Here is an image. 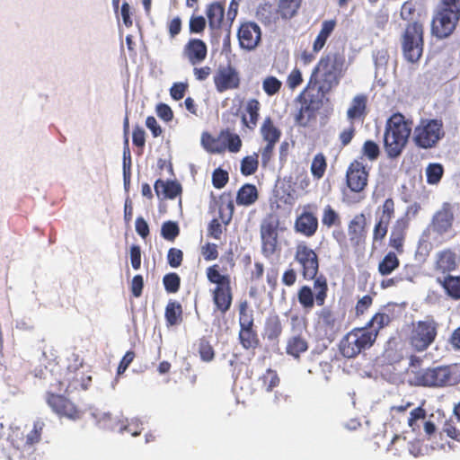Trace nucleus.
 Segmentation results:
<instances>
[{
    "mask_svg": "<svg viewBox=\"0 0 460 460\" xmlns=\"http://www.w3.org/2000/svg\"><path fill=\"white\" fill-rule=\"evenodd\" d=\"M347 68L344 55L330 52L323 56L314 68L309 85L316 84L318 93L324 97L340 84Z\"/></svg>",
    "mask_w": 460,
    "mask_h": 460,
    "instance_id": "f257e3e1",
    "label": "nucleus"
},
{
    "mask_svg": "<svg viewBox=\"0 0 460 460\" xmlns=\"http://www.w3.org/2000/svg\"><path fill=\"white\" fill-rule=\"evenodd\" d=\"M412 121L401 113L393 114L386 122L384 142L390 158L399 156L405 148L411 132Z\"/></svg>",
    "mask_w": 460,
    "mask_h": 460,
    "instance_id": "f03ea898",
    "label": "nucleus"
},
{
    "mask_svg": "<svg viewBox=\"0 0 460 460\" xmlns=\"http://www.w3.org/2000/svg\"><path fill=\"white\" fill-rule=\"evenodd\" d=\"M460 20V0H441L432 21V32L439 39L450 36Z\"/></svg>",
    "mask_w": 460,
    "mask_h": 460,
    "instance_id": "7ed1b4c3",
    "label": "nucleus"
},
{
    "mask_svg": "<svg viewBox=\"0 0 460 460\" xmlns=\"http://www.w3.org/2000/svg\"><path fill=\"white\" fill-rule=\"evenodd\" d=\"M444 135L441 120L422 119L414 128L412 141L419 148L429 149L435 147Z\"/></svg>",
    "mask_w": 460,
    "mask_h": 460,
    "instance_id": "20e7f679",
    "label": "nucleus"
},
{
    "mask_svg": "<svg viewBox=\"0 0 460 460\" xmlns=\"http://www.w3.org/2000/svg\"><path fill=\"white\" fill-rule=\"evenodd\" d=\"M376 339V332L367 328L354 329L341 341V351L346 358H354L362 350L370 348Z\"/></svg>",
    "mask_w": 460,
    "mask_h": 460,
    "instance_id": "39448f33",
    "label": "nucleus"
},
{
    "mask_svg": "<svg viewBox=\"0 0 460 460\" xmlns=\"http://www.w3.org/2000/svg\"><path fill=\"white\" fill-rule=\"evenodd\" d=\"M402 49L404 58L417 62L423 52V26L419 22L408 24L402 36Z\"/></svg>",
    "mask_w": 460,
    "mask_h": 460,
    "instance_id": "423d86ee",
    "label": "nucleus"
},
{
    "mask_svg": "<svg viewBox=\"0 0 460 460\" xmlns=\"http://www.w3.org/2000/svg\"><path fill=\"white\" fill-rule=\"evenodd\" d=\"M328 289L326 278L323 275H320L314 279L313 288L305 285L298 289L297 300L303 309L310 311L314 308V304L319 306L324 305Z\"/></svg>",
    "mask_w": 460,
    "mask_h": 460,
    "instance_id": "0eeeda50",
    "label": "nucleus"
},
{
    "mask_svg": "<svg viewBox=\"0 0 460 460\" xmlns=\"http://www.w3.org/2000/svg\"><path fill=\"white\" fill-rule=\"evenodd\" d=\"M438 323L432 318H426L412 325L410 344L417 351L426 350L435 341Z\"/></svg>",
    "mask_w": 460,
    "mask_h": 460,
    "instance_id": "6e6552de",
    "label": "nucleus"
},
{
    "mask_svg": "<svg viewBox=\"0 0 460 460\" xmlns=\"http://www.w3.org/2000/svg\"><path fill=\"white\" fill-rule=\"evenodd\" d=\"M454 378L451 366L421 369L414 376L415 384L423 386L454 385Z\"/></svg>",
    "mask_w": 460,
    "mask_h": 460,
    "instance_id": "1a4fd4ad",
    "label": "nucleus"
},
{
    "mask_svg": "<svg viewBox=\"0 0 460 460\" xmlns=\"http://www.w3.org/2000/svg\"><path fill=\"white\" fill-rule=\"evenodd\" d=\"M458 209V204L444 202L433 214L429 225V229L439 236L449 233L453 227L454 222L457 219L456 211Z\"/></svg>",
    "mask_w": 460,
    "mask_h": 460,
    "instance_id": "9d476101",
    "label": "nucleus"
},
{
    "mask_svg": "<svg viewBox=\"0 0 460 460\" xmlns=\"http://www.w3.org/2000/svg\"><path fill=\"white\" fill-rule=\"evenodd\" d=\"M294 260L299 265L300 273L305 280H314L317 278L319 259L312 248L305 243H298L296 247Z\"/></svg>",
    "mask_w": 460,
    "mask_h": 460,
    "instance_id": "9b49d317",
    "label": "nucleus"
},
{
    "mask_svg": "<svg viewBox=\"0 0 460 460\" xmlns=\"http://www.w3.org/2000/svg\"><path fill=\"white\" fill-rule=\"evenodd\" d=\"M279 220L272 216L263 219L261 224V252L266 258L271 257L278 245Z\"/></svg>",
    "mask_w": 460,
    "mask_h": 460,
    "instance_id": "f8f14e48",
    "label": "nucleus"
},
{
    "mask_svg": "<svg viewBox=\"0 0 460 460\" xmlns=\"http://www.w3.org/2000/svg\"><path fill=\"white\" fill-rule=\"evenodd\" d=\"M214 84L218 93L237 89L240 85L239 73L231 65L220 66L214 75Z\"/></svg>",
    "mask_w": 460,
    "mask_h": 460,
    "instance_id": "ddd939ff",
    "label": "nucleus"
},
{
    "mask_svg": "<svg viewBox=\"0 0 460 460\" xmlns=\"http://www.w3.org/2000/svg\"><path fill=\"white\" fill-rule=\"evenodd\" d=\"M47 402L51 409L61 417L64 416L70 420L80 418V412L74 403L62 395L50 394L48 395Z\"/></svg>",
    "mask_w": 460,
    "mask_h": 460,
    "instance_id": "4468645a",
    "label": "nucleus"
},
{
    "mask_svg": "<svg viewBox=\"0 0 460 460\" xmlns=\"http://www.w3.org/2000/svg\"><path fill=\"white\" fill-rule=\"evenodd\" d=\"M348 235L352 246L362 245L367 237V218L363 213L353 217L348 226Z\"/></svg>",
    "mask_w": 460,
    "mask_h": 460,
    "instance_id": "2eb2a0df",
    "label": "nucleus"
},
{
    "mask_svg": "<svg viewBox=\"0 0 460 460\" xmlns=\"http://www.w3.org/2000/svg\"><path fill=\"white\" fill-rule=\"evenodd\" d=\"M261 29L254 22L242 24L238 31V40L243 49L252 50L261 40Z\"/></svg>",
    "mask_w": 460,
    "mask_h": 460,
    "instance_id": "dca6fc26",
    "label": "nucleus"
},
{
    "mask_svg": "<svg viewBox=\"0 0 460 460\" xmlns=\"http://www.w3.org/2000/svg\"><path fill=\"white\" fill-rule=\"evenodd\" d=\"M367 182V172L361 163H352L347 172V184L355 192L364 190Z\"/></svg>",
    "mask_w": 460,
    "mask_h": 460,
    "instance_id": "f3484780",
    "label": "nucleus"
},
{
    "mask_svg": "<svg viewBox=\"0 0 460 460\" xmlns=\"http://www.w3.org/2000/svg\"><path fill=\"white\" fill-rule=\"evenodd\" d=\"M206 43L199 39H190L182 49V56L192 65L203 62L207 57Z\"/></svg>",
    "mask_w": 460,
    "mask_h": 460,
    "instance_id": "a211bd4d",
    "label": "nucleus"
},
{
    "mask_svg": "<svg viewBox=\"0 0 460 460\" xmlns=\"http://www.w3.org/2000/svg\"><path fill=\"white\" fill-rule=\"evenodd\" d=\"M407 227L408 219L406 217L397 219L392 227L389 237V245L398 253L403 252V243Z\"/></svg>",
    "mask_w": 460,
    "mask_h": 460,
    "instance_id": "6ab92c4d",
    "label": "nucleus"
},
{
    "mask_svg": "<svg viewBox=\"0 0 460 460\" xmlns=\"http://www.w3.org/2000/svg\"><path fill=\"white\" fill-rule=\"evenodd\" d=\"M318 228V219L311 212H303L295 222V229L305 236H313Z\"/></svg>",
    "mask_w": 460,
    "mask_h": 460,
    "instance_id": "aec40b11",
    "label": "nucleus"
},
{
    "mask_svg": "<svg viewBox=\"0 0 460 460\" xmlns=\"http://www.w3.org/2000/svg\"><path fill=\"white\" fill-rule=\"evenodd\" d=\"M458 264V259L452 250L447 249L437 252L435 269L442 273L455 270Z\"/></svg>",
    "mask_w": 460,
    "mask_h": 460,
    "instance_id": "412c9836",
    "label": "nucleus"
},
{
    "mask_svg": "<svg viewBox=\"0 0 460 460\" xmlns=\"http://www.w3.org/2000/svg\"><path fill=\"white\" fill-rule=\"evenodd\" d=\"M155 190L158 197L163 195L164 199H172L181 193V186L175 181L157 180L155 183Z\"/></svg>",
    "mask_w": 460,
    "mask_h": 460,
    "instance_id": "4be33fe9",
    "label": "nucleus"
},
{
    "mask_svg": "<svg viewBox=\"0 0 460 460\" xmlns=\"http://www.w3.org/2000/svg\"><path fill=\"white\" fill-rule=\"evenodd\" d=\"M213 299L218 310H220L222 313L228 311L232 303V296L229 286H217L214 290Z\"/></svg>",
    "mask_w": 460,
    "mask_h": 460,
    "instance_id": "5701e85b",
    "label": "nucleus"
},
{
    "mask_svg": "<svg viewBox=\"0 0 460 460\" xmlns=\"http://www.w3.org/2000/svg\"><path fill=\"white\" fill-rule=\"evenodd\" d=\"M260 132L266 143L277 144L281 137L280 129L274 125L270 117L264 119Z\"/></svg>",
    "mask_w": 460,
    "mask_h": 460,
    "instance_id": "b1692460",
    "label": "nucleus"
},
{
    "mask_svg": "<svg viewBox=\"0 0 460 460\" xmlns=\"http://www.w3.org/2000/svg\"><path fill=\"white\" fill-rule=\"evenodd\" d=\"M367 98L365 94L356 95L349 108L347 111V117L349 120L360 119L365 116Z\"/></svg>",
    "mask_w": 460,
    "mask_h": 460,
    "instance_id": "393cba45",
    "label": "nucleus"
},
{
    "mask_svg": "<svg viewBox=\"0 0 460 460\" xmlns=\"http://www.w3.org/2000/svg\"><path fill=\"white\" fill-rule=\"evenodd\" d=\"M201 144L209 153L221 154L226 151V145L221 138V133L217 137H213L210 134L205 132L201 136Z\"/></svg>",
    "mask_w": 460,
    "mask_h": 460,
    "instance_id": "a878e982",
    "label": "nucleus"
},
{
    "mask_svg": "<svg viewBox=\"0 0 460 460\" xmlns=\"http://www.w3.org/2000/svg\"><path fill=\"white\" fill-rule=\"evenodd\" d=\"M438 282L446 293L454 299H460V277L447 275L444 279L438 278Z\"/></svg>",
    "mask_w": 460,
    "mask_h": 460,
    "instance_id": "bb28decb",
    "label": "nucleus"
},
{
    "mask_svg": "<svg viewBox=\"0 0 460 460\" xmlns=\"http://www.w3.org/2000/svg\"><path fill=\"white\" fill-rule=\"evenodd\" d=\"M258 199L257 189L252 184L243 185L237 192L236 202L239 205L250 206Z\"/></svg>",
    "mask_w": 460,
    "mask_h": 460,
    "instance_id": "cd10ccee",
    "label": "nucleus"
},
{
    "mask_svg": "<svg viewBox=\"0 0 460 460\" xmlns=\"http://www.w3.org/2000/svg\"><path fill=\"white\" fill-rule=\"evenodd\" d=\"M245 111L249 119L243 115L242 120L246 127L253 128L256 126L259 118L260 102L256 99L248 101Z\"/></svg>",
    "mask_w": 460,
    "mask_h": 460,
    "instance_id": "c85d7f7f",
    "label": "nucleus"
},
{
    "mask_svg": "<svg viewBox=\"0 0 460 460\" xmlns=\"http://www.w3.org/2000/svg\"><path fill=\"white\" fill-rule=\"evenodd\" d=\"M400 261L394 252H389L378 264V272L382 276L390 275L399 267Z\"/></svg>",
    "mask_w": 460,
    "mask_h": 460,
    "instance_id": "c756f323",
    "label": "nucleus"
},
{
    "mask_svg": "<svg viewBox=\"0 0 460 460\" xmlns=\"http://www.w3.org/2000/svg\"><path fill=\"white\" fill-rule=\"evenodd\" d=\"M265 336L270 341H275L282 332L280 319L278 315H271L267 318L265 323Z\"/></svg>",
    "mask_w": 460,
    "mask_h": 460,
    "instance_id": "7c9ffc66",
    "label": "nucleus"
},
{
    "mask_svg": "<svg viewBox=\"0 0 460 460\" xmlns=\"http://www.w3.org/2000/svg\"><path fill=\"white\" fill-rule=\"evenodd\" d=\"M182 307L176 301H170L165 308V319L169 325L179 324L181 321Z\"/></svg>",
    "mask_w": 460,
    "mask_h": 460,
    "instance_id": "2f4dec72",
    "label": "nucleus"
},
{
    "mask_svg": "<svg viewBox=\"0 0 460 460\" xmlns=\"http://www.w3.org/2000/svg\"><path fill=\"white\" fill-rule=\"evenodd\" d=\"M308 348L306 341L299 334L291 337L287 344V353L298 358L299 354L305 352Z\"/></svg>",
    "mask_w": 460,
    "mask_h": 460,
    "instance_id": "473e14b6",
    "label": "nucleus"
},
{
    "mask_svg": "<svg viewBox=\"0 0 460 460\" xmlns=\"http://www.w3.org/2000/svg\"><path fill=\"white\" fill-rule=\"evenodd\" d=\"M209 25L212 28L220 27L224 18V7L219 3L211 4L207 11Z\"/></svg>",
    "mask_w": 460,
    "mask_h": 460,
    "instance_id": "72a5a7b5",
    "label": "nucleus"
},
{
    "mask_svg": "<svg viewBox=\"0 0 460 460\" xmlns=\"http://www.w3.org/2000/svg\"><path fill=\"white\" fill-rule=\"evenodd\" d=\"M279 13L280 14L279 8L275 10L274 6L270 4H261L257 10L258 18L267 24L275 22Z\"/></svg>",
    "mask_w": 460,
    "mask_h": 460,
    "instance_id": "f704fd0d",
    "label": "nucleus"
},
{
    "mask_svg": "<svg viewBox=\"0 0 460 460\" xmlns=\"http://www.w3.org/2000/svg\"><path fill=\"white\" fill-rule=\"evenodd\" d=\"M221 138L226 145V150L236 153L241 149L242 140L237 134L230 132L228 129L221 131Z\"/></svg>",
    "mask_w": 460,
    "mask_h": 460,
    "instance_id": "c9c22d12",
    "label": "nucleus"
},
{
    "mask_svg": "<svg viewBox=\"0 0 460 460\" xmlns=\"http://www.w3.org/2000/svg\"><path fill=\"white\" fill-rule=\"evenodd\" d=\"M302 0H279V8L282 18L289 19L297 12Z\"/></svg>",
    "mask_w": 460,
    "mask_h": 460,
    "instance_id": "e433bc0d",
    "label": "nucleus"
},
{
    "mask_svg": "<svg viewBox=\"0 0 460 460\" xmlns=\"http://www.w3.org/2000/svg\"><path fill=\"white\" fill-rule=\"evenodd\" d=\"M258 156L257 153H253L252 155L243 158L241 162V172L243 175H252L257 171L259 165Z\"/></svg>",
    "mask_w": 460,
    "mask_h": 460,
    "instance_id": "4c0bfd02",
    "label": "nucleus"
},
{
    "mask_svg": "<svg viewBox=\"0 0 460 460\" xmlns=\"http://www.w3.org/2000/svg\"><path fill=\"white\" fill-rule=\"evenodd\" d=\"M444 173L443 166L440 164H429L426 168L427 182L429 184H438Z\"/></svg>",
    "mask_w": 460,
    "mask_h": 460,
    "instance_id": "58836bf2",
    "label": "nucleus"
},
{
    "mask_svg": "<svg viewBox=\"0 0 460 460\" xmlns=\"http://www.w3.org/2000/svg\"><path fill=\"white\" fill-rule=\"evenodd\" d=\"M326 167L327 164L324 155L321 153L315 155L311 164L312 175L317 180L321 179L325 172Z\"/></svg>",
    "mask_w": 460,
    "mask_h": 460,
    "instance_id": "ea45409f",
    "label": "nucleus"
},
{
    "mask_svg": "<svg viewBox=\"0 0 460 460\" xmlns=\"http://www.w3.org/2000/svg\"><path fill=\"white\" fill-rule=\"evenodd\" d=\"M239 340L246 349L255 347L258 343L257 334L252 328L240 329Z\"/></svg>",
    "mask_w": 460,
    "mask_h": 460,
    "instance_id": "a19ab883",
    "label": "nucleus"
},
{
    "mask_svg": "<svg viewBox=\"0 0 460 460\" xmlns=\"http://www.w3.org/2000/svg\"><path fill=\"white\" fill-rule=\"evenodd\" d=\"M314 116V111L310 104L304 102L298 112L296 114V122L300 126L305 127L310 119Z\"/></svg>",
    "mask_w": 460,
    "mask_h": 460,
    "instance_id": "79ce46f5",
    "label": "nucleus"
},
{
    "mask_svg": "<svg viewBox=\"0 0 460 460\" xmlns=\"http://www.w3.org/2000/svg\"><path fill=\"white\" fill-rule=\"evenodd\" d=\"M322 223L327 227L341 225V218L339 214L330 205H327L323 208Z\"/></svg>",
    "mask_w": 460,
    "mask_h": 460,
    "instance_id": "37998d69",
    "label": "nucleus"
},
{
    "mask_svg": "<svg viewBox=\"0 0 460 460\" xmlns=\"http://www.w3.org/2000/svg\"><path fill=\"white\" fill-rule=\"evenodd\" d=\"M179 233L180 228L176 222L167 221L162 225L161 235L167 241H173Z\"/></svg>",
    "mask_w": 460,
    "mask_h": 460,
    "instance_id": "c03bdc74",
    "label": "nucleus"
},
{
    "mask_svg": "<svg viewBox=\"0 0 460 460\" xmlns=\"http://www.w3.org/2000/svg\"><path fill=\"white\" fill-rule=\"evenodd\" d=\"M247 302H243L240 305L239 308V324L240 329L252 328L253 326V315L252 313L247 311Z\"/></svg>",
    "mask_w": 460,
    "mask_h": 460,
    "instance_id": "a18cd8bd",
    "label": "nucleus"
},
{
    "mask_svg": "<svg viewBox=\"0 0 460 460\" xmlns=\"http://www.w3.org/2000/svg\"><path fill=\"white\" fill-rule=\"evenodd\" d=\"M390 322V317L386 314L377 313L376 314L372 319L369 321L368 325L370 327L369 332H376V335L378 334V331L384 326L387 325Z\"/></svg>",
    "mask_w": 460,
    "mask_h": 460,
    "instance_id": "49530a36",
    "label": "nucleus"
},
{
    "mask_svg": "<svg viewBox=\"0 0 460 460\" xmlns=\"http://www.w3.org/2000/svg\"><path fill=\"white\" fill-rule=\"evenodd\" d=\"M281 85L282 83L275 76H267L262 82V89L269 96L276 94Z\"/></svg>",
    "mask_w": 460,
    "mask_h": 460,
    "instance_id": "de8ad7c7",
    "label": "nucleus"
},
{
    "mask_svg": "<svg viewBox=\"0 0 460 460\" xmlns=\"http://www.w3.org/2000/svg\"><path fill=\"white\" fill-rule=\"evenodd\" d=\"M163 282L168 293H175L180 288L181 279L176 273H169L164 277Z\"/></svg>",
    "mask_w": 460,
    "mask_h": 460,
    "instance_id": "09e8293b",
    "label": "nucleus"
},
{
    "mask_svg": "<svg viewBox=\"0 0 460 460\" xmlns=\"http://www.w3.org/2000/svg\"><path fill=\"white\" fill-rule=\"evenodd\" d=\"M320 323L332 330L335 325V316L329 307H323L318 314Z\"/></svg>",
    "mask_w": 460,
    "mask_h": 460,
    "instance_id": "8fccbe9b",
    "label": "nucleus"
},
{
    "mask_svg": "<svg viewBox=\"0 0 460 460\" xmlns=\"http://www.w3.org/2000/svg\"><path fill=\"white\" fill-rule=\"evenodd\" d=\"M382 214L378 220L382 221L383 223L389 224L392 217H394V202L392 199H387L384 202L382 208Z\"/></svg>",
    "mask_w": 460,
    "mask_h": 460,
    "instance_id": "3c124183",
    "label": "nucleus"
},
{
    "mask_svg": "<svg viewBox=\"0 0 460 460\" xmlns=\"http://www.w3.org/2000/svg\"><path fill=\"white\" fill-rule=\"evenodd\" d=\"M44 427V422L38 420L34 422L33 429L26 437V444L33 445L40 441V434Z\"/></svg>",
    "mask_w": 460,
    "mask_h": 460,
    "instance_id": "603ef678",
    "label": "nucleus"
},
{
    "mask_svg": "<svg viewBox=\"0 0 460 460\" xmlns=\"http://www.w3.org/2000/svg\"><path fill=\"white\" fill-rule=\"evenodd\" d=\"M93 419L96 420L97 423L103 429H115L111 423V418L110 413L101 412L97 410L91 412Z\"/></svg>",
    "mask_w": 460,
    "mask_h": 460,
    "instance_id": "864d4df0",
    "label": "nucleus"
},
{
    "mask_svg": "<svg viewBox=\"0 0 460 460\" xmlns=\"http://www.w3.org/2000/svg\"><path fill=\"white\" fill-rule=\"evenodd\" d=\"M228 181V173L227 172L218 168L216 169L212 175V182L215 188L221 189L223 188Z\"/></svg>",
    "mask_w": 460,
    "mask_h": 460,
    "instance_id": "5fc2aeb1",
    "label": "nucleus"
},
{
    "mask_svg": "<svg viewBox=\"0 0 460 460\" xmlns=\"http://www.w3.org/2000/svg\"><path fill=\"white\" fill-rule=\"evenodd\" d=\"M142 421L136 418L132 419L131 421L128 425L121 424L119 428V432L128 431L131 433L133 437L138 436L141 432L140 426L142 425Z\"/></svg>",
    "mask_w": 460,
    "mask_h": 460,
    "instance_id": "6e6d98bb",
    "label": "nucleus"
},
{
    "mask_svg": "<svg viewBox=\"0 0 460 460\" xmlns=\"http://www.w3.org/2000/svg\"><path fill=\"white\" fill-rule=\"evenodd\" d=\"M363 154L369 160H376L379 155V146L374 141L367 140L364 143Z\"/></svg>",
    "mask_w": 460,
    "mask_h": 460,
    "instance_id": "4d7b16f0",
    "label": "nucleus"
},
{
    "mask_svg": "<svg viewBox=\"0 0 460 460\" xmlns=\"http://www.w3.org/2000/svg\"><path fill=\"white\" fill-rule=\"evenodd\" d=\"M183 253L181 250L176 248H171L168 251L167 260L168 263L172 268H178L182 261Z\"/></svg>",
    "mask_w": 460,
    "mask_h": 460,
    "instance_id": "13d9d810",
    "label": "nucleus"
},
{
    "mask_svg": "<svg viewBox=\"0 0 460 460\" xmlns=\"http://www.w3.org/2000/svg\"><path fill=\"white\" fill-rule=\"evenodd\" d=\"M200 358L204 361H211L214 358V349L212 346L206 341H201L199 347Z\"/></svg>",
    "mask_w": 460,
    "mask_h": 460,
    "instance_id": "bf43d9fd",
    "label": "nucleus"
},
{
    "mask_svg": "<svg viewBox=\"0 0 460 460\" xmlns=\"http://www.w3.org/2000/svg\"><path fill=\"white\" fill-rule=\"evenodd\" d=\"M263 383L268 392L271 391L274 387L278 386L279 378L277 373L271 369H268L263 376Z\"/></svg>",
    "mask_w": 460,
    "mask_h": 460,
    "instance_id": "052dcab7",
    "label": "nucleus"
},
{
    "mask_svg": "<svg viewBox=\"0 0 460 460\" xmlns=\"http://www.w3.org/2000/svg\"><path fill=\"white\" fill-rule=\"evenodd\" d=\"M188 84L184 83H174L170 89V94L175 101H179L184 97Z\"/></svg>",
    "mask_w": 460,
    "mask_h": 460,
    "instance_id": "680f3d73",
    "label": "nucleus"
},
{
    "mask_svg": "<svg viewBox=\"0 0 460 460\" xmlns=\"http://www.w3.org/2000/svg\"><path fill=\"white\" fill-rule=\"evenodd\" d=\"M388 226L389 224L383 223L380 220L376 222L373 231V239L375 242L382 241L385 237L387 234Z\"/></svg>",
    "mask_w": 460,
    "mask_h": 460,
    "instance_id": "e2e57ef3",
    "label": "nucleus"
},
{
    "mask_svg": "<svg viewBox=\"0 0 460 460\" xmlns=\"http://www.w3.org/2000/svg\"><path fill=\"white\" fill-rule=\"evenodd\" d=\"M397 275L401 282L404 280L413 282L417 273L413 265H406Z\"/></svg>",
    "mask_w": 460,
    "mask_h": 460,
    "instance_id": "0e129e2a",
    "label": "nucleus"
},
{
    "mask_svg": "<svg viewBox=\"0 0 460 460\" xmlns=\"http://www.w3.org/2000/svg\"><path fill=\"white\" fill-rule=\"evenodd\" d=\"M156 114L163 120L168 122L173 118V113L170 106L165 103H159L156 106Z\"/></svg>",
    "mask_w": 460,
    "mask_h": 460,
    "instance_id": "69168bd1",
    "label": "nucleus"
},
{
    "mask_svg": "<svg viewBox=\"0 0 460 460\" xmlns=\"http://www.w3.org/2000/svg\"><path fill=\"white\" fill-rule=\"evenodd\" d=\"M207 276L210 282L217 284L218 286H223L224 281L226 279V277L221 275L216 269V266L209 267L208 269Z\"/></svg>",
    "mask_w": 460,
    "mask_h": 460,
    "instance_id": "338daca9",
    "label": "nucleus"
},
{
    "mask_svg": "<svg viewBox=\"0 0 460 460\" xmlns=\"http://www.w3.org/2000/svg\"><path fill=\"white\" fill-rule=\"evenodd\" d=\"M206 27V20L203 16L191 17L190 21V31L194 33H200Z\"/></svg>",
    "mask_w": 460,
    "mask_h": 460,
    "instance_id": "774afa93",
    "label": "nucleus"
}]
</instances>
